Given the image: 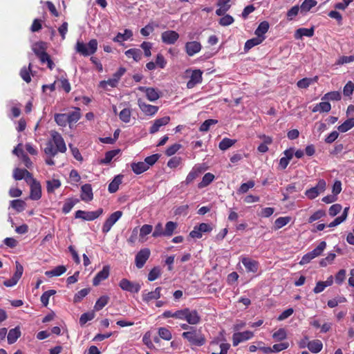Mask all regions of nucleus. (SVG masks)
Instances as JSON below:
<instances>
[{
  "label": "nucleus",
  "mask_w": 354,
  "mask_h": 354,
  "mask_svg": "<svg viewBox=\"0 0 354 354\" xmlns=\"http://www.w3.org/2000/svg\"><path fill=\"white\" fill-rule=\"evenodd\" d=\"M308 348L313 353H317L320 352L323 348V344L319 339H315L310 341L308 343Z\"/></svg>",
  "instance_id": "obj_30"
},
{
  "label": "nucleus",
  "mask_w": 354,
  "mask_h": 354,
  "mask_svg": "<svg viewBox=\"0 0 354 354\" xmlns=\"http://www.w3.org/2000/svg\"><path fill=\"white\" fill-rule=\"evenodd\" d=\"M326 216V212L322 209H319L314 212L308 219L309 223H312L315 221L320 219Z\"/></svg>",
  "instance_id": "obj_62"
},
{
  "label": "nucleus",
  "mask_w": 354,
  "mask_h": 354,
  "mask_svg": "<svg viewBox=\"0 0 354 354\" xmlns=\"http://www.w3.org/2000/svg\"><path fill=\"white\" fill-rule=\"evenodd\" d=\"M124 54L128 58H133L136 62L142 59V52L138 48H130L126 50Z\"/></svg>",
  "instance_id": "obj_31"
},
{
  "label": "nucleus",
  "mask_w": 354,
  "mask_h": 354,
  "mask_svg": "<svg viewBox=\"0 0 354 354\" xmlns=\"http://www.w3.org/2000/svg\"><path fill=\"white\" fill-rule=\"evenodd\" d=\"M273 339L277 342L284 340L287 338V333L285 328H281L272 335Z\"/></svg>",
  "instance_id": "obj_53"
},
{
  "label": "nucleus",
  "mask_w": 354,
  "mask_h": 354,
  "mask_svg": "<svg viewBox=\"0 0 354 354\" xmlns=\"http://www.w3.org/2000/svg\"><path fill=\"white\" fill-rule=\"evenodd\" d=\"M158 333L159 337L165 340L169 341L172 338L171 333L167 328L160 327L158 328Z\"/></svg>",
  "instance_id": "obj_49"
},
{
  "label": "nucleus",
  "mask_w": 354,
  "mask_h": 354,
  "mask_svg": "<svg viewBox=\"0 0 354 354\" xmlns=\"http://www.w3.org/2000/svg\"><path fill=\"white\" fill-rule=\"evenodd\" d=\"M315 29L314 27L310 28H300L295 31V38L297 39H301L302 37L306 36L311 37L314 35Z\"/></svg>",
  "instance_id": "obj_26"
},
{
  "label": "nucleus",
  "mask_w": 354,
  "mask_h": 354,
  "mask_svg": "<svg viewBox=\"0 0 354 354\" xmlns=\"http://www.w3.org/2000/svg\"><path fill=\"white\" fill-rule=\"evenodd\" d=\"M255 183L254 180H249L247 183L241 184L239 189L237 190L238 194H245L250 189L254 187Z\"/></svg>",
  "instance_id": "obj_60"
},
{
  "label": "nucleus",
  "mask_w": 354,
  "mask_h": 354,
  "mask_svg": "<svg viewBox=\"0 0 354 354\" xmlns=\"http://www.w3.org/2000/svg\"><path fill=\"white\" fill-rule=\"evenodd\" d=\"M354 91V83L348 81L343 88V94L344 96L350 97Z\"/></svg>",
  "instance_id": "obj_64"
},
{
  "label": "nucleus",
  "mask_w": 354,
  "mask_h": 354,
  "mask_svg": "<svg viewBox=\"0 0 354 354\" xmlns=\"http://www.w3.org/2000/svg\"><path fill=\"white\" fill-rule=\"evenodd\" d=\"M103 213V209L99 208L96 211L86 212L84 210H77L75 212L76 218H82L84 221H91L100 217Z\"/></svg>",
  "instance_id": "obj_5"
},
{
  "label": "nucleus",
  "mask_w": 354,
  "mask_h": 354,
  "mask_svg": "<svg viewBox=\"0 0 354 354\" xmlns=\"http://www.w3.org/2000/svg\"><path fill=\"white\" fill-rule=\"evenodd\" d=\"M203 172V169L201 166L195 165L192 169L187 174L186 179L183 183L186 185L192 183L196 178L199 176V175Z\"/></svg>",
  "instance_id": "obj_22"
},
{
  "label": "nucleus",
  "mask_w": 354,
  "mask_h": 354,
  "mask_svg": "<svg viewBox=\"0 0 354 354\" xmlns=\"http://www.w3.org/2000/svg\"><path fill=\"white\" fill-rule=\"evenodd\" d=\"M151 254V251L149 248H145L141 249L135 257L136 266L140 269L144 267L147 261L149 259Z\"/></svg>",
  "instance_id": "obj_7"
},
{
  "label": "nucleus",
  "mask_w": 354,
  "mask_h": 354,
  "mask_svg": "<svg viewBox=\"0 0 354 354\" xmlns=\"http://www.w3.org/2000/svg\"><path fill=\"white\" fill-rule=\"evenodd\" d=\"M354 127V118H348L342 124L338 126L337 129L339 132L344 133L351 129Z\"/></svg>",
  "instance_id": "obj_38"
},
{
  "label": "nucleus",
  "mask_w": 354,
  "mask_h": 354,
  "mask_svg": "<svg viewBox=\"0 0 354 354\" xmlns=\"http://www.w3.org/2000/svg\"><path fill=\"white\" fill-rule=\"evenodd\" d=\"M264 39H265V37L260 38L257 36V37H254L252 39H248L245 43L244 50L245 52H248L249 50H250L254 46L261 44Z\"/></svg>",
  "instance_id": "obj_33"
},
{
  "label": "nucleus",
  "mask_w": 354,
  "mask_h": 354,
  "mask_svg": "<svg viewBox=\"0 0 354 354\" xmlns=\"http://www.w3.org/2000/svg\"><path fill=\"white\" fill-rule=\"evenodd\" d=\"M214 179V175L212 173H206L202 180L198 184V187L199 189L204 188L208 186Z\"/></svg>",
  "instance_id": "obj_39"
},
{
  "label": "nucleus",
  "mask_w": 354,
  "mask_h": 354,
  "mask_svg": "<svg viewBox=\"0 0 354 354\" xmlns=\"http://www.w3.org/2000/svg\"><path fill=\"white\" fill-rule=\"evenodd\" d=\"M122 212L116 211L112 213L105 221L103 224L102 231L104 234L108 233L113 225L121 218Z\"/></svg>",
  "instance_id": "obj_6"
},
{
  "label": "nucleus",
  "mask_w": 354,
  "mask_h": 354,
  "mask_svg": "<svg viewBox=\"0 0 354 354\" xmlns=\"http://www.w3.org/2000/svg\"><path fill=\"white\" fill-rule=\"evenodd\" d=\"M336 255L335 253L330 252L328 254L326 258L320 260L319 265L322 267H326L329 264H331L335 260Z\"/></svg>",
  "instance_id": "obj_59"
},
{
  "label": "nucleus",
  "mask_w": 354,
  "mask_h": 354,
  "mask_svg": "<svg viewBox=\"0 0 354 354\" xmlns=\"http://www.w3.org/2000/svg\"><path fill=\"white\" fill-rule=\"evenodd\" d=\"M80 198L85 202H89L93 200V189L90 184H84L82 186Z\"/></svg>",
  "instance_id": "obj_23"
},
{
  "label": "nucleus",
  "mask_w": 354,
  "mask_h": 354,
  "mask_svg": "<svg viewBox=\"0 0 354 354\" xmlns=\"http://www.w3.org/2000/svg\"><path fill=\"white\" fill-rule=\"evenodd\" d=\"M56 293V291L54 290H49L45 291L42 295L41 296L40 300L42 303L43 306L46 307L49 302V299L52 295H54Z\"/></svg>",
  "instance_id": "obj_55"
},
{
  "label": "nucleus",
  "mask_w": 354,
  "mask_h": 354,
  "mask_svg": "<svg viewBox=\"0 0 354 354\" xmlns=\"http://www.w3.org/2000/svg\"><path fill=\"white\" fill-rule=\"evenodd\" d=\"M236 140H232L227 138H224L219 143V148L221 150L225 151L234 145Z\"/></svg>",
  "instance_id": "obj_52"
},
{
  "label": "nucleus",
  "mask_w": 354,
  "mask_h": 354,
  "mask_svg": "<svg viewBox=\"0 0 354 354\" xmlns=\"http://www.w3.org/2000/svg\"><path fill=\"white\" fill-rule=\"evenodd\" d=\"M326 187V181L324 179H320L315 187L306 190L305 195L308 199H315L325 191Z\"/></svg>",
  "instance_id": "obj_4"
},
{
  "label": "nucleus",
  "mask_w": 354,
  "mask_h": 354,
  "mask_svg": "<svg viewBox=\"0 0 354 354\" xmlns=\"http://www.w3.org/2000/svg\"><path fill=\"white\" fill-rule=\"evenodd\" d=\"M342 98L339 91H331L326 93L322 97V100L339 101Z\"/></svg>",
  "instance_id": "obj_47"
},
{
  "label": "nucleus",
  "mask_w": 354,
  "mask_h": 354,
  "mask_svg": "<svg viewBox=\"0 0 354 354\" xmlns=\"http://www.w3.org/2000/svg\"><path fill=\"white\" fill-rule=\"evenodd\" d=\"M66 271V268L64 266H58L54 269L46 271L45 274L48 277H59L63 274Z\"/></svg>",
  "instance_id": "obj_34"
},
{
  "label": "nucleus",
  "mask_w": 354,
  "mask_h": 354,
  "mask_svg": "<svg viewBox=\"0 0 354 354\" xmlns=\"http://www.w3.org/2000/svg\"><path fill=\"white\" fill-rule=\"evenodd\" d=\"M185 48L186 53L192 57L201 51L202 46L200 42L194 41L187 42Z\"/></svg>",
  "instance_id": "obj_18"
},
{
  "label": "nucleus",
  "mask_w": 354,
  "mask_h": 354,
  "mask_svg": "<svg viewBox=\"0 0 354 354\" xmlns=\"http://www.w3.org/2000/svg\"><path fill=\"white\" fill-rule=\"evenodd\" d=\"M126 69L123 67L119 68V69L113 75V77L109 79L106 83L111 87H115L121 78V77L125 73Z\"/></svg>",
  "instance_id": "obj_25"
},
{
  "label": "nucleus",
  "mask_w": 354,
  "mask_h": 354,
  "mask_svg": "<svg viewBox=\"0 0 354 354\" xmlns=\"http://www.w3.org/2000/svg\"><path fill=\"white\" fill-rule=\"evenodd\" d=\"M32 70V64L30 63L28 67L24 66L20 71L21 77L27 83L31 82L30 72Z\"/></svg>",
  "instance_id": "obj_42"
},
{
  "label": "nucleus",
  "mask_w": 354,
  "mask_h": 354,
  "mask_svg": "<svg viewBox=\"0 0 354 354\" xmlns=\"http://www.w3.org/2000/svg\"><path fill=\"white\" fill-rule=\"evenodd\" d=\"M138 89L145 93L147 100L151 102H154L160 97V92L156 88L152 87L139 86Z\"/></svg>",
  "instance_id": "obj_15"
},
{
  "label": "nucleus",
  "mask_w": 354,
  "mask_h": 354,
  "mask_svg": "<svg viewBox=\"0 0 354 354\" xmlns=\"http://www.w3.org/2000/svg\"><path fill=\"white\" fill-rule=\"evenodd\" d=\"M131 115V112L129 109H124L120 111L119 118L122 122L128 123L130 122Z\"/></svg>",
  "instance_id": "obj_63"
},
{
  "label": "nucleus",
  "mask_w": 354,
  "mask_h": 354,
  "mask_svg": "<svg viewBox=\"0 0 354 354\" xmlns=\"http://www.w3.org/2000/svg\"><path fill=\"white\" fill-rule=\"evenodd\" d=\"M120 288L124 291L131 293H138L140 290V285L137 282H132L127 279H122L119 282Z\"/></svg>",
  "instance_id": "obj_8"
},
{
  "label": "nucleus",
  "mask_w": 354,
  "mask_h": 354,
  "mask_svg": "<svg viewBox=\"0 0 354 354\" xmlns=\"http://www.w3.org/2000/svg\"><path fill=\"white\" fill-rule=\"evenodd\" d=\"M138 105L140 110L148 116H153L158 111V106L146 104L142 99L138 100Z\"/></svg>",
  "instance_id": "obj_12"
},
{
  "label": "nucleus",
  "mask_w": 354,
  "mask_h": 354,
  "mask_svg": "<svg viewBox=\"0 0 354 354\" xmlns=\"http://www.w3.org/2000/svg\"><path fill=\"white\" fill-rule=\"evenodd\" d=\"M46 44L43 41L35 44L32 48L35 55L39 59L41 64H47L49 69L52 70L55 67V64L51 59L50 56L46 52Z\"/></svg>",
  "instance_id": "obj_2"
},
{
  "label": "nucleus",
  "mask_w": 354,
  "mask_h": 354,
  "mask_svg": "<svg viewBox=\"0 0 354 354\" xmlns=\"http://www.w3.org/2000/svg\"><path fill=\"white\" fill-rule=\"evenodd\" d=\"M161 287H157L153 291L147 292L144 290L142 294V299L143 301L149 303L152 300H157L161 297Z\"/></svg>",
  "instance_id": "obj_16"
},
{
  "label": "nucleus",
  "mask_w": 354,
  "mask_h": 354,
  "mask_svg": "<svg viewBox=\"0 0 354 354\" xmlns=\"http://www.w3.org/2000/svg\"><path fill=\"white\" fill-rule=\"evenodd\" d=\"M218 123L217 120L214 119H208L205 120L199 127L200 131H209L210 127L212 125L216 124Z\"/></svg>",
  "instance_id": "obj_58"
},
{
  "label": "nucleus",
  "mask_w": 354,
  "mask_h": 354,
  "mask_svg": "<svg viewBox=\"0 0 354 354\" xmlns=\"http://www.w3.org/2000/svg\"><path fill=\"white\" fill-rule=\"evenodd\" d=\"M10 205L11 207L17 212H22L25 208L26 203L22 200L15 199L11 201Z\"/></svg>",
  "instance_id": "obj_61"
},
{
  "label": "nucleus",
  "mask_w": 354,
  "mask_h": 354,
  "mask_svg": "<svg viewBox=\"0 0 354 354\" xmlns=\"http://www.w3.org/2000/svg\"><path fill=\"white\" fill-rule=\"evenodd\" d=\"M285 156L280 158L279 167L282 169H285L289 164L290 160L294 156V150L292 148L288 149L283 152Z\"/></svg>",
  "instance_id": "obj_24"
},
{
  "label": "nucleus",
  "mask_w": 354,
  "mask_h": 354,
  "mask_svg": "<svg viewBox=\"0 0 354 354\" xmlns=\"http://www.w3.org/2000/svg\"><path fill=\"white\" fill-rule=\"evenodd\" d=\"M97 49V41L95 39H91L88 44L77 41L76 43V52L86 57L94 54Z\"/></svg>",
  "instance_id": "obj_3"
},
{
  "label": "nucleus",
  "mask_w": 354,
  "mask_h": 354,
  "mask_svg": "<svg viewBox=\"0 0 354 354\" xmlns=\"http://www.w3.org/2000/svg\"><path fill=\"white\" fill-rule=\"evenodd\" d=\"M46 184V189L48 193H53L56 189H58L61 186V182L58 179L48 180Z\"/></svg>",
  "instance_id": "obj_46"
},
{
  "label": "nucleus",
  "mask_w": 354,
  "mask_h": 354,
  "mask_svg": "<svg viewBox=\"0 0 354 354\" xmlns=\"http://www.w3.org/2000/svg\"><path fill=\"white\" fill-rule=\"evenodd\" d=\"M131 169L136 174H141L149 169V166L145 162H133Z\"/></svg>",
  "instance_id": "obj_28"
},
{
  "label": "nucleus",
  "mask_w": 354,
  "mask_h": 354,
  "mask_svg": "<svg viewBox=\"0 0 354 354\" xmlns=\"http://www.w3.org/2000/svg\"><path fill=\"white\" fill-rule=\"evenodd\" d=\"M254 336V333L250 330L234 333L232 335V345L238 346L241 342L250 339Z\"/></svg>",
  "instance_id": "obj_9"
},
{
  "label": "nucleus",
  "mask_w": 354,
  "mask_h": 354,
  "mask_svg": "<svg viewBox=\"0 0 354 354\" xmlns=\"http://www.w3.org/2000/svg\"><path fill=\"white\" fill-rule=\"evenodd\" d=\"M185 320L191 325H196L200 323L201 318L196 310H190L185 308Z\"/></svg>",
  "instance_id": "obj_11"
},
{
  "label": "nucleus",
  "mask_w": 354,
  "mask_h": 354,
  "mask_svg": "<svg viewBox=\"0 0 354 354\" xmlns=\"http://www.w3.org/2000/svg\"><path fill=\"white\" fill-rule=\"evenodd\" d=\"M66 115L68 118V124H71L72 122H77L81 117L80 109L76 107L75 108L74 111L68 113H66Z\"/></svg>",
  "instance_id": "obj_40"
},
{
  "label": "nucleus",
  "mask_w": 354,
  "mask_h": 354,
  "mask_svg": "<svg viewBox=\"0 0 354 354\" xmlns=\"http://www.w3.org/2000/svg\"><path fill=\"white\" fill-rule=\"evenodd\" d=\"M79 202L78 199L68 198L66 200L63 207L62 212L65 214L69 213L74 205Z\"/></svg>",
  "instance_id": "obj_43"
},
{
  "label": "nucleus",
  "mask_w": 354,
  "mask_h": 354,
  "mask_svg": "<svg viewBox=\"0 0 354 354\" xmlns=\"http://www.w3.org/2000/svg\"><path fill=\"white\" fill-rule=\"evenodd\" d=\"M203 71L200 69H195L192 71L189 80L187 83V88H193L198 84L203 81Z\"/></svg>",
  "instance_id": "obj_14"
},
{
  "label": "nucleus",
  "mask_w": 354,
  "mask_h": 354,
  "mask_svg": "<svg viewBox=\"0 0 354 354\" xmlns=\"http://www.w3.org/2000/svg\"><path fill=\"white\" fill-rule=\"evenodd\" d=\"M177 227V223L174 221H168L165 225V236H171Z\"/></svg>",
  "instance_id": "obj_51"
},
{
  "label": "nucleus",
  "mask_w": 354,
  "mask_h": 354,
  "mask_svg": "<svg viewBox=\"0 0 354 354\" xmlns=\"http://www.w3.org/2000/svg\"><path fill=\"white\" fill-rule=\"evenodd\" d=\"M122 178H123L122 175H118L109 183V187H108V190L110 193H115L118 190L119 185L122 182Z\"/></svg>",
  "instance_id": "obj_29"
},
{
  "label": "nucleus",
  "mask_w": 354,
  "mask_h": 354,
  "mask_svg": "<svg viewBox=\"0 0 354 354\" xmlns=\"http://www.w3.org/2000/svg\"><path fill=\"white\" fill-rule=\"evenodd\" d=\"M109 297L107 295L101 296L95 302L94 309L96 311L102 310L109 301Z\"/></svg>",
  "instance_id": "obj_41"
},
{
  "label": "nucleus",
  "mask_w": 354,
  "mask_h": 354,
  "mask_svg": "<svg viewBox=\"0 0 354 354\" xmlns=\"http://www.w3.org/2000/svg\"><path fill=\"white\" fill-rule=\"evenodd\" d=\"M120 152V149L111 150L105 153V156L100 160L101 164L107 165Z\"/></svg>",
  "instance_id": "obj_37"
},
{
  "label": "nucleus",
  "mask_w": 354,
  "mask_h": 354,
  "mask_svg": "<svg viewBox=\"0 0 354 354\" xmlns=\"http://www.w3.org/2000/svg\"><path fill=\"white\" fill-rule=\"evenodd\" d=\"M317 2L315 0H304L301 5V11L307 12L312 8L317 5Z\"/></svg>",
  "instance_id": "obj_54"
},
{
  "label": "nucleus",
  "mask_w": 354,
  "mask_h": 354,
  "mask_svg": "<svg viewBox=\"0 0 354 354\" xmlns=\"http://www.w3.org/2000/svg\"><path fill=\"white\" fill-rule=\"evenodd\" d=\"M55 120L58 125L62 127H66L68 123L66 113H56L55 115Z\"/></svg>",
  "instance_id": "obj_50"
},
{
  "label": "nucleus",
  "mask_w": 354,
  "mask_h": 354,
  "mask_svg": "<svg viewBox=\"0 0 354 354\" xmlns=\"http://www.w3.org/2000/svg\"><path fill=\"white\" fill-rule=\"evenodd\" d=\"M50 136L52 137L51 142L53 145H55V147L59 152L64 153L66 151V146L61 134L55 131H52L50 132Z\"/></svg>",
  "instance_id": "obj_10"
},
{
  "label": "nucleus",
  "mask_w": 354,
  "mask_h": 354,
  "mask_svg": "<svg viewBox=\"0 0 354 354\" xmlns=\"http://www.w3.org/2000/svg\"><path fill=\"white\" fill-rule=\"evenodd\" d=\"M182 337L194 346H201L205 344V338L201 330L194 327H191L190 330L183 332Z\"/></svg>",
  "instance_id": "obj_1"
},
{
  "label": "nucleus",
  "mask_w": 354,
  "mask_h": 354,
  "mask_svg": "<svg viewBox=\"0 0 354 354\" xmlns=\"http://www.w3.org/2000/svg\"><path fill=\"white\" fill-rule=\"evenodd\" d=\"M20 335H21V332L18 327H16L15 328L10 330V331L8 332V336H7L8 342L10 344L15 343L17 340V339L20 337Z\"/></svg>",
  "instance_id": "obj_35"
},
{
  "label": "nucleus",
  "mask_w": 354,
  "mask_h": 354,
  "mask_svg": "<svg viewBox=\"0 0 354 354\" xmlns=\"http://www.w3.org/2000/svg\"><path fill=\"white\" fill-rule=\"evenodd\" d=\"M170 121L169 116H165L154 120L153 124L149 129V133L153 134L158 132L160 127L167 125Z\"/></svg>",
  "instance_id": "obj_17"
},
{
  "label": "nucleus",
  "mask_w": 354,
  "mask_h": 354,
  "mask_svg": "<svg viewBox=\"0 0 354 354\" xmlns=\"http://www.w3.org/2000/svg\"><path fill=\"white\" fill-rule=\"evenodd\" d=\"M45 153L49 157H55L59 151V150L54 147L53 142L49 141L44 149Z\"/></svg>",
  "instance_id": "obj_45"
},
{
  "label": "nucleus",
  "mask_w": 354,
  "mask_h": 354,
  "mask_svg": "<svg viewBox=\"0 0 354 354\" xmlns=\"http://www.w3.org/2000/svg\"><path fill=\"white\" fill-rule=\"evenodd\" d=\"M241 262L247 272L255 273L259 269V262L248 257L242 258Z\"/></svg>",
  "instance_id": "obj_21"
},
{
  "label": "nucleus",
  "mask_w": 354,
  "mask_h": 354,
  "mask_svg": "<svg viewBox=\"0 0 354 354\" xmlns=\"http://www.w3.org/2000/svg\"><path fill=\"white\" fill-rule=\"evenodd\" d=\"M291 220L290 216H283L277 218L274 221V229L279 230L286 225Z\"/></svg>",
  "instance_id": "obj_48"
},
{
  "label": "nucleus",
  "mask_w": 354,
  "mask_h": 354,
  "mask_svg": "<svg viewBox=\"0 0 354 354\" xmlns=\"http://www.w3.org/2000/svg\"><path fill=\"white\" fill-rule=\"evenodd\" d=\"M179 38V34L175 30H166L162 32L161 39L165 44H174Z\"/></svg>",
  "instance_id": "obj_13"
},
{
  "label": "nucleus",
  "mask_w": 354,
  "mask_h": 354,
  "mask_svg": "<svg viewBox=\"0 0 354 354\" xmlns=\"http://www.w3.org/2000/svg\"><path fill=\"white\" fill-rule=\"evenodd\" d=\"M41 197V187L40 183L37 180H34L33 183L30 184V198L32 200L37 201Z\"/></svg>",
  "instance_id": "obj_19"
},
{
  "label": "nucleus",
  "mask_w": 354,
  "mask_h": 354,
  "mask_svg": "<svg viewBox=\"0 0 354 354\" xmlns=\"http://www.w3.org/2000/svg\"><path fill=\"white\" fill-rule=\"evenodd\" d=\"M161 275L160 268L158 266L153 268L148 274V280L153 281Z\"/></svg>",
  "instance_id": "obj_56"
},
{
  "label": "nucleus",
  "mask_w": 354,
  "mask_h": 354,
  "mask_svg": "<svg viewBox=\"0 0 354 354\" xmlns=\"http://www.w3.org/2000/svg\"><path fill=\"white\" fill-rule=\"evenodd\" d=\"M326 241H321L319 245L313 249L311 252H310V255L315 259L317 257H319L322 254L323 251L326 249Z\"/></svg>",
  "instance_id": "obj_44"
},
{
  "label": "nucleus",
  "mask_w": 354,
  "mask_h": 354,
  "mask_svg": "<svg viewBox=\"0 0 354 354\" xmlns=\"http://www.w3.org/2000/svg\"><path fill=\"white\" fill-rule=\"evenodd\" d=\"M110 268L109 266H104L101 271H100L93 279V285L98 286L101 281L106 279L109 276Z\"/></svg>",
  "instance_id": "obj_20"
},
{
  "label": "nucleus",
  "mask_w": 354,
  "mask_h": 354,
  "mask_svg": "<svg viewBox=\"0 0 354 354\" xmlns=\"http://www.w3.org/2000/svg\"><path fill=\"white\" fill-rule=\"evenodd\" d=\"M331 109V105L328 102H322L317 104L313 109L312 111L315 112H329Z\"/></svg>",
  "instance_id": "obj_36"
},
{
  "label": "nucleus",
  "mask_w": 354,
  "mask_h": 354,
  "mask_svg": "<svg viewBox=\"0 0 354 354\" xmlns=\"http://www.w3.org/2000/svg\"><path fill=\"white\" fill-rule=\"evenodd\" d=\"M90 292V288H84L78 291L74 296V303L80 302Z\"/></svg>",
  "instance_id": "obj_57"
},
{
  "label": "nucleus",
  "mask_w": 354,
  "mask_h": 354,
  "mask_svg": "<svg viewBox=\"0 0 354 354\" xmlns=\"http://www.w3.org/2000/svg\"><path fill=\"white\" fill-rule=\"evenodd\" d=\"M269 27V23L266 21H263L259 24L254 33L260 38L265 37L264 35L268 32Z\"/></svg>",
  "instance_id": "obj_32"
},
{
  "label": "nucleus",
  "mask_w": 354,
  "mask_h": 354,
  "mask_svg": "<svg viewBox=\"0 0 354 354\" xmlns=\"http://www.w3.org/2000/svg\"><path fill=\"white\" fill-rule=\"evenodd\" d=\"M133 36V32L129 29H125L124 33L118 32L116 36L113 39L114 42L120 43L123 45L122 42L128 40Z\"/></svg>",
  "instance_id": "obj_27"
}]
</instances>
